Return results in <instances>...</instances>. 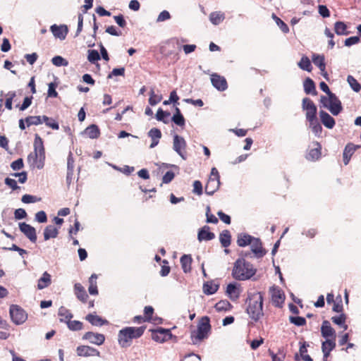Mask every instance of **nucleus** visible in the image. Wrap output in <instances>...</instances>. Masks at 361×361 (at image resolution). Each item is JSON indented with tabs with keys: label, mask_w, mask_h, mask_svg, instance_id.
<instances>
[{
	"label": "nucleus",
	"mask_w": 361,
	"mask_h": 361,
	"mask_svg": "<svg viewBox=\"0 0 361 361\" xmlns=\"http://www.w3.org/2000/svg\"><path fill=\"white\" fill-rule=\"evenodd\" d=\"M246 312L249 317L257 322L263 315V296L260 292L250 293L246 300Z\"/></svg>",
	"instance_id": "nucleus-1"
},
{
	"label": "nucleus",
	"mask_w": 361,
	"mask_h": 361,
	"mask_svg": "<svg viewBox=\"0 0 361 361\" xmlns=\"http://www.w3.org/2000/svg\"><path fill=\"white\" fill-rule=\"evenodd\" d=\"M256 273V269L252 264L243 258L238 259L234 263L233 276L239 281H245L250 279Z\"/></svg>",
	"instance_id": "nucleus-2"
},
{
	"label": "nucleus",
	"mask_w": 361,
	"mask_h": 361,
	"mask_svg": "<svg viewBox=\"0 0 361 361\" xmlns=\"http://www.w3.org/2000/svg\"><path fill=\"white\" fill-rule=\"evenodd\" d=\"M145 331V327H126L119 331L118 335V341L122 348H126L130 345V341L133 338L140 337Z\"/></svg>",
	"instance_id": "nucleus-3"
},
{
	"label": "nucleus",
	"mask_w": 361,
	"mask_h": 361,
	"mask_svg": "<svg viewBox=\"0 0 361 361\" xmlns=\"http://www.w3.org/2000/svg\"><path fill=\"white\" fill-rule=\"evenodd\" d=\"M319 102L322 107L329 110L334 116L338 115L343 109L341 102L335 94L321 96Z\"/></svg>",
	"instance_id": "nucleus-4"
},
{
	"label": "nucleus",
	"mask_w": 361,
	"mask_h": 361,
	"mask_svg": "<svg viewBox=\"0 0 361 361\" xmlns=\"http://www.w3.org/2000/svg\"><path fill=\"white\" fill-rule=\"evenodd\" d=\"M211 329L210 320L207 316L202 317L197 324V331L191 333V340L193 344L206 338Z\"/></svg>",
	"instance_id": "nucleus-5"
},
{
	"label": "nucleus",
	"mask_w": 361,
	"mask_h": 361,
	"mask_svg": "<svg viewBox=\"0 0 361 361\" xmlns=\"http://www.w3.org/2000/svg\"><path fill=\"white\" fill-rule=\"evenodd\" d=\"M9 313L12 322L17 325L23 324L27 318L25 310L17 305L10 306Z\"/></svg>",
	"instance_id": "nucleus-6"
},
{
	"label": "nucleus",
	"mask_w": 361,
	"mask_h": 361,
	"mask_svg": "<svg viewBox=\"0 0 361 361\" xmlns=\"http://www.w3.org/2000/svg\"><path fill=\"white\" fill-rule=\"evenodd\" d=\"M302 108L303 111H305L307 121L317 118V108L310 98L305 97L302 99Z\"/></svg>",
	"instance_id": "nucleus-7"
},
{
	"label": "nucleus",
	"mask_w": 361,
	"mask_h": 361,
	"mask_svg": "<svg viewBox=\"0 0 361 361\" xmlns=\"http://www.w3.org/2000/svg\"><path fill=\"white\" fill-rule=\"evenodd\" d=\"M186 146V141L183 137L176 134L173 135V149L184 160L186 159L185 154Z\"/></svg>",
	"instance_id": "nucleus-8"
},
{
	"label": "nucleus",
	"mask_w": 361,
	"mask_h": 361,
	"mask_svg": "<svg viewBox=\"0 0 361 361\" xmlns=\"http://www.w3.org/2000/svg\"><path fill=\"white\" fill-rule=\"evenodd\" d=\"M34 152L39 157V166H44L45 150L42 139L38 134H35L34 140Z\"/></svg>",
	"instance_id": "nucleus-9"
},
{
	"label": "nucleus",
	"mask_w": 361,
	"mask_h": 361,
	"mask_svg": "<svg viewBox=\"0 0 361 361\" xmlns=\"http://www.w3.org/2000/svg\"><path fill=\"white\" fill-rule=\"evenodd\" d=\"M172 337L173 335L171 330L168 329L159 327L152 331V338L154 341L158 343H164L170 340Z\"/></svg>",
	"instance_id": "nucleus-10"
},
{
	"label": "nucleus",
	"mask_w": 361,
	"mask_h": 361,
	"mask_svg": "<svg viewBox=\"0 0 361 361\" xmlns=\"http://www.w3.org/2000/svg\"><path fill=\"white\" fill-rule=\"evenodd\" d=\"M82 339L91 344L101 345L104 343L105 336L102 334L87 331L82 336Z\"/></svg>",
	"instance_id": "nucleus-11"
},
{
	"label": "nucleus",
	"mask_w": 361,
	"mask_h": 361,
	"mask_svg": "<svg viewBox=\"0 0 361 361\" xmlns=\"http://www.w3.org/2000/svg\"><path fill=\"white\" fill-rule=\"evenodd\" d=\"M250 245L254 257L259 259L266 255L267 251L262 247V243L259 238L254 237Z\"/></svg>",
	"instance_id": "nucleus-12"
},
{
	"label": "nucleus",
	"mask_w": 361,
	"mask_h": 361,
	"mask_svg": "<svg viewBox=\"0 0 361 361\" xmlns=\"http://www.w3.org/2000/svg\"><path fill=\"white\" fill-rule=\"evenodd\" d=\"M20 231L33 243L37 241L35 228L25 222L19 223Z\"/></svg>",
	"instance_id": "nucleus-13"
},
{
	"label": "nucleus",
	"mask_w": 361,
	"mask_h": 361,
	"mask_svg": "<svg viewBox=\"0 0 361 361\" xmlns=\"http://www.w3.org/2000/svg\"><path fill=\"white\" fill-rule=\"evenodd\" d=\"M211 82L212 85L220 92L225 91L228 88L226 78L217 73L211 75Z\"/></svg>",
	"instance_id": "nucleus-14"
},
{
	"label": "nucleus",
	"mask_w": 361,
	"mask_h": 361,
	"mask_svg": "<svg viewBox=\"0 0 361 361\" xmlns=\"http://www.w3.org/2000/svg\"><path fill=\"white\" fill-rule=\"evenodd\" d=\"M77 355L80 357L100 356V353L96 348L89 345H79L76 348Z\"/></svg>",
	"instance_id": "nucleus-15"
},
{
	"label": "nucleus",
	"mask_w": 361,
	"mask_h": 361,
	"mask_svg": "<svg viewBox=\"0 0 361 361\" xmlns=\"http://www.w3.org/2000/svg\"><path fill=\"white\" fill-rule=\"evenodd\" d=\"M50 30L56 38H59L61 40L65 39L68 32V27L66 25H52L50 27Z\"/></svg>",
	"instance_id": "nucleus-16"
},
{
	"label": "nucleus",
	"mask_w": 361,
	"mask_h": 361,
	"mask_svg": "<svg viewBox=\"0 0 361 361\" xmlns=\"http://www.w3.org/2000/svg\"><path fill=\"white\" fill-rule=\"evenodd\" d=\"M321 334L322 336L326 339H329V338H331L333 340L336 339V331L331 327L330 322L327 320H324L322 322L321 326Z\"/></svg>",
	"instance_id": "nucleus-17"
},
{
	"label": "nucleus",
	"mask_w": 361,
	"mask_h": 361,
	"mask_svg": "<svg viewBox=\"0 0 361 361\" xmlns=\"http://www.w3.org/2000/svg\"><path fill=\"white\" fill-rule=\"evenodd\" d=\"M220 186V180L216 178L209 177L205 185V193L208 195H212L218 190Z\"/></svg>",
	"instance_id": "nucleus-18"
},
{
	"label": "nucleus",
	"mask_w": 361,
	"mask_h": 361,
	"mask_svg": "<svg viewBox=\"0 0 361 361\" xmlns=\"http://www.w3.org/2000/svg\"><path fill=\"white\" fill-rule=\"evenodd\" d=\"M319 117L322 124L329 129H332L335 126L334 118L325 111H319Z\"/></svg>",
	"instance_id": "nucleus-19"
},
{
	"label": "nucleus",
	"mask_w": 361,
	"mask_h": 361,
	"mask_svg": "<svg viewBox=\"0 0 361 361\" xmlns=\"http://www.w3.org/2000/svg\"><path fill=\"white\" fill-rule=\"evenodd\" d=\"M85 319L92 326H102L109 324V322L106 319H102L101 317L92 313L86 315Z\"/></svg>",
	"instance_id": "nucleus-20"
},
{
	"label": "nucleus",
	"mask_w": 361,
	"mask_h": 361,
	"mask_svg": "<svg viewBox=\"0 0 361 361\" xmlns=\"http://www.w3.org/2000/svg\"><path fill=\"white\" fill-rule=\"evenodd\" d=\"M314 145L316 146V147L311 149L308 153L306 155V159L309 161H317L321 157V149L322 146L318 142H315L314 143Z\"/></svg>",
	"instance_id": "nucleus-21"
},
{
	"label": "nucleus",
	"mask_w": 361,
	"mask_h": 361,
	"mask_svg": "<svg viewBox=\"0 0 361 361\" xmlns=\"http://www.w3.org/2000/svg\"><path fill=\"white\" fill-rule=\"evenodd\" d=\"M147 135L151 138L152 143L149 146L151 149L155 147L159 142L161 137V132L157 128H153L147 133Z\"/></svg>",
	"instance_id": "nucleus-22"
},
{
	"label": "nucleus",
	"mask_w": 361,
	"mask_h": 361,
	"mask_svg": "<svg viewBox=\"0 0 361 361\" xmlns=\"http://www.w3.org/2000/svg\"><path fill=\"white\" fill-rule=\"evenodd\" d=\"M208 226H203L198 232L197 238L200 241L211 240L215 238L214 233L211 232Z\"/></svg>",
	"instance_id": "nucleus-23"
},
{
	"label": "nucleus",
	"mask_w": 361,
	"mask_h": 361,
	"mask_svg": "<svg viewBox=\"0 0 361 361\" xmlns=\"http://www.w3.org/2000/svg\"><path fill=\"white\" fill-rule=\"evenodd\" d=\"M271 292V299L273 303L276 305V306H279V305L283 302L284 300V295L282 291L278 288L272 287L270 288Z\"/></svg>",
	"instance_id": "nucleus-24"
},
{
	"label": "nucleus",
	"mask_w": 361,
	"mask_h": 361,
	"mask_svg": "<svg viewBox=\"0 0 361 361\" xmlns=\"http://www.w3.org/2000/svg\"><path fill=\"white\" fill-rule=\"evenodd\" d=\"M253 236L247 233H239L237 237V244L239 247H246L247 245H250V243H252V240H253Z\"/></svg>",
	"instance_id": "nucleus-25"
},
{
	"label": "nucleus",
	"mask_w": 361,
	"mask_h": 361,
	"mask_svg": "<svg viewBox=\"0 0 361 361\" xmlns=\"http://www.w3.org/2000/svg\"><path fill=\"white\" fill-rule=\"evenodd\" d=\"M74 291L77 298L82 302H85L88 298V295L86 293L84 287L80 283H76L74 285Z\"/></svg>",
	"instance_id": "nucleus-26"
},
{
	"label": "nucleus",
	"mask_w": 361,
	"mask_h": 361,
	"mask_svg": "<svg viewBox=\"0 0 361 361\" xmlns=\"http://www.w3.org/2000/svg\"><path fill=\"white\" fill-rule=\"evenodd\" d=\"M359 147V146L354 145L353 144H348L343 151V163L345 165L348 164L351 156L353 154L355 151Z\"/></svg>",
	"instance_id": "nucleus-27"
},
{
	"label": "nucleus",
	"mask_w": 361,
	"mask_h": 361,
	"mask_svg": "<svg viewBox=\"0 0 361 361\" xmlns=\"http://www.w3.org/2000/svg\"><path fill=\"white\" fill-rule=\"evenodd\" d=\"M304 91L307 94L317 95V92L316 90L315 84L314 81L307 78L303 82Z\"/></svg>",
	"instance_id": "nucleus-28"
},
{
	"label": "nucleus",
	"mask_w": 361,
	"mask_h": 361,
	"mask_svg": "<svg viewBox=\"0 0 361 361\" xmlns=\"http://www.w3.org/2000/svg\"><path fill=\"white\" fill-rule=\"evenodd\" d=\"M51 275L48 272L44 271L42 274V276L38 280L37 288L39 290H42L45 288L48 287L51 284Z\"/></svg>",
	"instance_id": "nucleus-29"
},
{
	"label": "nucleus",
	"mask_w": 361,
	"mask_h": 361,
	"mask_svg": "<svg viewBox=\"0 0 361 361\" xmlns=\"http://www.w3.org/2000/svg\"><path fill=\"white\" fill-rule=\"evenodd\" d=\"M44 239L48 240L50 238H55L59 234V230L53 225H48L44 230Z\"/></svg>",
	"instance_id": "nucleus-30"
},
{
	"label": "nucleus",
	"mask_w": 361,
	"mask_h": 361,
	"mask_svg": "<svg viewBox=\"0 0 361 361\" xmlns=\"http://www.w3.org/2000/svg\"><path fill=\"white\" fill-rule=\"evenodd\" d=\"M192 257L190 255H183L180 259L181 267L184 273L187 274L191 271Z\"/></svg>",
	"instance_id": "nucleus-31"
},
{
	"label": "nucleus",
	"mask_w": 361,
	"mask_h": 361,
	"mask_svg": "<svg viewBox=\"0 0 361 361\" xmlns=\"http://www.w3.org/2000/svg\"><path fill=\"white\" fill-rule=\"evenodd\" d=\"M313 63L318 67L320 71H324L326 68L325 57L322 54H313L312 56Z\"/></svg>",
	"instance_id": "nucleus-32"
},
{
	"label": "nucleus",
	"mask_w": 361,
	"mask_h": 361,
	"mask_svg": "<svg viewBox=\"0 0 361 361\" xmlns=\"http://www.w3.org/2000/svg\"><path fill=\"white\" fill-rule=\"evenodd\" d=\"M219 289V285L214 283L213 281H207L203 284V293L207 295L214 294Z\"/></svg>",
	"instance_id": "nucleus-33"
},
{
	"label": "nucleus",
	"mask_w": 361,
	"mask_h": 361,
	"mask_svg": "<svg viewBox=\"0 0 361 361\" xmlns=\"http://www.w3.org/2000/svg\"><path fill=\"white\" fill-rule=\"evenodd\" d=\"M58 314L59 316L61 317V318L60 319V322L66 324L71 321V319L73 317V315L70 312V310H68V309L63 306L59 309Z\"/></svg>",
	"instance_id": "nucleus-34"
},
{
	"label": "nucleus",
	"mask_w": 361,
	"mask_h": 361,
	"mask_svg": "<svg viewBox=\"0 0 361 361\" xmlns=\"http://www.w3.org/2000/svg\"><path fill=\"white\" fill-rule=\"evenodd\" d=\"M85 133L91 139H96L100 135V130L95 124H92L85 130Z\"/></svg>",
	"instance_id": "nucleus-35"
},
{
	"label": "nucleus",
	"mask_w": 361,
	"mask_h": 361,
	"mask_svg": "<svg viewBox=\"0 0 361 361\" xmlns=\"http://www.w3.org/2000/svg\"><path fill=\"white\" fill-rule=\"evenodd\" d=\"M219 241L221 246L226 248L231 245V235L228 230L223 231L219 235Z\"/></svg>",
	"instance_id": "nucleus-36"
},
{
	"label": "nucleus",
	"mask_w": 361,
	"mask_h": 361,
	"mask_svg": "<svg viewBox=\"0 0 361 361\" xmlns=\"http://www.w3.org/2000/svg\"><path fill=\"white\" fill-rule=\"evenodd\" d=\"M225 18V15L221 11L212 12L209 15V20L214 25H219Z\"/></svg>",
	"instance_id": "nucleus-37"
},
{
	"label": "nucleus",
	"mask_w": 361,
	"mask_h": 361,
	"mask_svg": "<svg viewBox=\"0 0 361 361\" xmlns=\"http://www.w3.org/2000/svg\"><path fill=\"white\" fill-rule=\"evenodd\" d=\"M97 276L96 274H93L91 275V276L89 278V288L88 291L90 295H96L98 294V289L97 286Z\"/></svg>",
	"instance_id": "nucleus-38"
},
{
	"label": "nucleus",
	"mask_w": 361,
	"mask_h": 361,
	"mask_svg": "<svg viewBox=\"0 0 361 361\" xmlns=\"http://www.w3.org/2000/svg\"><path fill=\"white\" fill-rule=\"evenodd\" d=\"M347 29V25L344 22L337 21L334 24V31L338 35H348L349 32Z\"/></svg>",
	"instance_id": "nucleus-39"
},
{
	"label": "nucleus",
	"mask_w": 361,
	"mask_h": 361,
	"mask_svg": "<svg viewBox=\"0 0 361 361\" xmlns=\"http://www.w3.org/2000/svg\"><path fill=\"white\" fill-rule=\"evenodd\" d=\"M307 121L310 123V127L311 128L313 133L316 136L319 137L322 133V127L318 121L317 118H316Z\"/></svg>",
	"instance_id": "nucleus-40"
},
{
	"label": "nucleus",
	"mask_w": 361,
	"mask_h": 361,
	"mask_svg": "<svg viewBox=\"0 0 361 361\" xmlns=\"http://www.w3.org/2000/svg\"><path fill=\"white\" fill-rule=\"evenodd\" d=\"M39 157L38 156V154L33 152L28 154L27 156V161L30 164V166L33 168H37V169H42L44 166H39Z\"/></svg>",
	"instance_id": "nucleus-41"
},
{
	"label": "nucleus",
	"mask_w": 361,
	"mask_h": 361,
	"mask_svg": "<svg viewBox=\"0 0 361 361\" xmlns=\"http://www.w3.org/2000/svg\"><path fill=\"white\" fill-rule=\"evenodd\" d=\"M171 120L174 123H176L178 126L183 127L185 126V118L178 107H176V112L172 116Z\"/></svg>",
	"instance_id": "nucleus-42"
},
{
	"label": "nucleus",
	"mask_w": 361,
	"mask_h": 361,
	"mask_svg": "<svg viewBox=\"0 0 361 361\" xmlns=\"http://www.w3.org/2000/svg\"><path fill=\"white\" fill-rule=\"evenodd\" d=\"M298 66L302 70L310 72L312 71V65L310 59L306 56H302L300 61L298 63Z\"/></svg>",
	"instance_id": "nucleus-43"
},
{
	"label": "nucleus",
	"mask_w": 361,
	"mask_h": 361,
	"mask_svg": "<svg viewBox=\"0 0 361 361\" xmlns=\"http://www.w3.org/2000/svg\"><path fill=\"white\" fill-rule=\"evenodd\" d=\"M232 308V305L226 300H220L215 305L217 312H227Z\"/></svg>",
	"instance_id": "nucleus-44"
},
{
	"label": "nucleus",
	"mask_w": 361,
	"mask_h": 361,
	"mask_svg": "<svg viewBox=\"0 0 361 361\" xmlns=\"http://www.w3.org/2000/svg\"><path fill=\"white\" fill-rule=\"evenodd\" d=\"M226 294L231 299L235 300L238 298L239 293L235 283H229L226 288Z\"/></svg>",
	"instance_id": "nucleus-45"
},
{
	"label": "nucleus",
	"mask_w": 361,
	"mask_h": 361,
	"mask_svg": "<svg viewBox=\"0 0 361 361\" xmlns=\"http://www.w3.org/2000/svg\"><path fill=\"white\" fill-rule=\"evenodd\" d=\"M347 82L350 86V87L356 92H360L361 90L360 84L357 81V80L352 75H349L347 77Z\"/></svg>",
	"instance_id": "nucleus-46"
},
{
	"label": "nucleus",
	"mask_w": 361,
	"mask_h": 361,
	"mask_svg": "<svg viewBox=\"0 0 361 361\" xmlns=\"http://www.w3.org/2000/svg\"><path fill=\"white\" fill-rule=\"evenodd\" d=\"M66 324L68 328L73 331H80L83 328L82 322L78 320H71Z\"/></svg>",
	"instance_id": "nucleus-47"
},
{
	"label": "nucleus",
	"mask_w": 361,
	"mask_h": 361,
	"mask_svg": "<svg viewBox=\"0 0 361 361\" xmlns=\"http://www.w3.org/2000/svg\"><path fill=\"white\" fill-rule=\"evenodd\" d=\"M25 121L27 127L38 126L41 124L40 116H29L25 118Z\"/></svg>",
	"instance_id": "nucleus-48"
},
{
	"label": "nucleus",
	"mask_w": 361,
	"mask_h": 361,
	"mask_svg": "<svg viewBox=\"0 0 361 361\" xmlns=\"http://www.w3.org/2000/svg\"><path fill=\"white\" fill-rule=\"evenodd\" d=\"M272 18L283 33H288L289 32L288 25L274 13L272 14Z\"/></svg>",
	"instance_id": "nucleus-49"
},
{
	"label": "nucleus",
	"mask_w": 361,
	"mask_h": 361,
	"mask_svg": "<svg viewBox=\"0 0 361 361\" xmlns=\"http://www.w3.org/2000/svg\"><path fill=\"white\" fill-rule=\"evenodd\" d=\"M345 315L344 314H341L339 316L333 317L331 320L334 323L342 326L345 330H346L348 329V326L345 324Z\"/></svg>",
	"instance_id": "nucleus-50"
},
{
	"label": "nucleus",
	"mask_w": 361,
	"mask_h": 361,
	"mask_svg": "<svg viewBox=\"0 0 361 361\" xmlns=\"http://www.w3.org/2000/svg\"><path fill=\"white\" fill-rule=\"evenodd\" d=\"M51 62L54 66L57 67L67 66L68 65V61L61 56H56L53 57L51 59Z\"/></svg>",
	"instance_id": "nucleus-51"
},
{
	"label": "nucleus",
	"mask_w": 361,
	"mask_h": 361,
	"mask_svg": "<svg viewBox=\"0 0 361 361\" xmlns=\"http://www.w3.org/2000/svg\"><path fill=\"white\" fill-rule=\"evenodd\" d=\"M87 59L90 63H94L100 59V56L97 50L90 49L88 50Z\"/></svg>",
	"instance_id": "nucleus-52"
},
{
	"label": "nucleus",
	"mask_w": 361,
	"mask_h": 361,
	"mask_svg": "<svg viewBox=\"0 0 361 361\" xmlns=\"http://www.w3.org/2000/svg\"><path fill=\"white\" fill-rule=\"evenodd\" d=\"M161 100V96L157 95L154 93V91L152 89L150 91V96L149 98V103L152 106H154Z\"/></svg>",
	"instance_id": "nucleus-53"
},
{
	"label": "nucleus",
	"mask_w": 361,
	"mask_h": 361,
	"mask_svg": "<svg viewBox=\"0 0 361 361\" xmlns=\"http://www.w3.org/2000/svg\"><path fill=\"white\" fill-rule=\"evenodd\" d=\"M290 322L298 326H303L306 324V319L302 317H290Z\"/></svg>",
	"instance_id": "nucleus-54"
},
{
	"label": "nucleus",
	"mask_w": 361,
	"mask_h": 361,
	"mask_svg": "<svg viewBox=\"0 0 361 361\" xmlns=\"http://www.w3.org/2000/svg\"><path fill=\"white\" fill-rule=\"evenodd\" d=\"M170 113L163 111L159 108L156 114V118L159 121H163L164 123H167V121L164 120L165 117H169Z\"/></svg>",
	"instance_id": "nucleus-55"
},
{
	"label": "nucleus",
	"mask_w": 361,
	"mask_h": 361,
	"mask_svg": "<svg viewBox=\"0 0 361 361\" xmlns=\"http://www.w3.org/2000/svg\"><path fill=\"white\" fill-rule=\"evenodd\" d=\"M40 198H37L36 196L31 195H24L22 197V202L25 204H30L39 201Z\"/></svg>",
	"instance_id": "nucleus-56"
},
{
	"label": "nucleus",
	"mask_w": 361,
	"mask_h": 361,
	"mask_svg": "<svg viewBox=\"0 0 361 361\" xmlns=\"http://www.w3.org/2000/svg\"><path fill=\"white\" fill-rule=\"evenodd\" d=\"M125 74V68L123 67L118 68H114L112 71L108 75L107 78H112L113 76H123Z\"/></svg>",
	"instance_id": "nucleus-57"
},
{
	"label": "nucleus",
	"mask_w": 361,
	"mask_h": 361,
	"mask_svg": "<svg viewBox=\"0 0 361 361\" xmlns=\"http://www.w3.org/2000/svg\"><path fill=\"white\" fill-rule=\"evenodd\" d=\"M171 18V14L168 11H162L158 16L156 22L161 23L165 20H169Z\"/></svg>",
	"instance_id": "nucleus-58"
},
{
	"label": "nucleus",
	"mask_w": 361,
	"mask_h": 361,
	"mask_svg": "<svg viewBox=\"0 0 361 361\" xmlns=\"http://www.w3.org/2000/svg\"><path fill=\"white\" fill-rule=\"evenodd\" d=\"M35 219L39 223H45L47 221V216L44 211H39L35 214Z\"/></svg>",
	"instance_id": "nucleus-59"
},
{
	"label": "nucleus",
	"mask_w": 361,
	"mask_h": 361,
	"mask_svg": "<svg viewBox=\"0 0 361 361\" xmlns=\"http://www.w3.org/2000/svg\"><path fill=\"white\" fill-rule=\"evenodd\" d=\"M324 346L326 349H329V350L332 351L336 347L335 340L326 339L322 343V348H324Z\"/></svg>",
	"instance_id": "nucleus-60"
},
{
	"label": "nucleus",
	"mask_w": 361,
	"mask_h": 361,
	"mask_svg": "<svg viewBox=\"0 0 361 361\" xmlns=\"http://www.w3.org/2000/svg\"><path fill=\"white\" fill-rule=\"evenodd\" d=\"M360 42V37L358 36H353L348 37L345 39L344 44L346 47H350L352 45L356 44Z\"/></svg>",
	"instance_id": "nucleus-61"
},
{
	"label": "nucleus",
	"mask_w": 361,
	"mask_h": 361,
	"mask_svg": "<svg viewBox=\"0 0 361 361\" xmlns=\"http://www.w3.org/2000/svg\"><path fill=\"white\" fill-rule=\"evenodd\" d=\"M23 160L21 158L16 159L11 164V167L13 171L20 170L23 168Z\"/></svg>",
	"instance_id": "nucleus-62"
},
{
	"label": "nucleus",
	"mask_w": 361,
	"mask_h": 361,
	"mask_svg": "<svg viewBox=\"0 0 361 361\" xmlns=\"http://www.w3.org/2000/svg\"><path fill=\"white\" fill-rule=\"evenodd\" d=\"M192 192L197 195H201L202 194V185L200 180L194 181Z\"/></svg>",
	"instance_id": "nucleus-63"
},
{
	"label": "nucleus",
	"mask_w": 361,
	"mask_h": 361,
	"mask_svg": "<svg viewBox=\"0 0 361 361\" xmlns=\"http://www.w3.org/2000/svg\"><path fill=\"white\" fill-rule=\"evenodd\" d=\"M175 177L173 172L169 171H167L162 178V183L168 184L171 183Z\"/></svg>",
	"instance_id": "nucleus-64"
}]
</instances>
